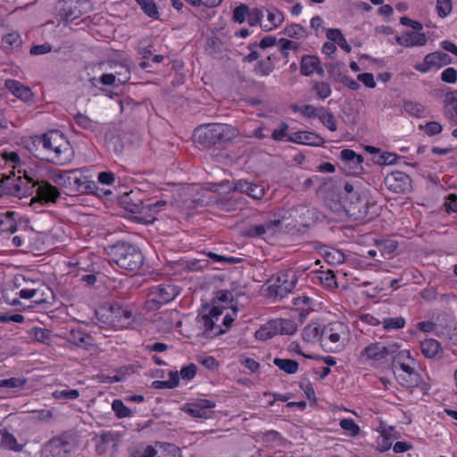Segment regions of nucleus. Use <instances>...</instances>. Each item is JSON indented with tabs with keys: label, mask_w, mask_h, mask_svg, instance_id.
Segmentation results:
<instances>
[{
	"label": "nucleus",
	"mask_w": 457,
	"mask_h": 457,
	"mask_svg": "<svg viewBox=\"0 0 457 457\" xmlns=\"http://www.w3.org/2000/svg\"><path fill=\"white\" fill-rule=\"evenodd\" d=\"M374 204L375 202L368 192L361 191V193H354L347 198L345 208L348 215L354 220H362L369 217Z\"/></svg>",
	"instance_id": "6e6552de"
},
{
	"label": "nucleus",
	"mask_w": 457,
	"mask_h": 457,
	"mask_svg": "<svg viewBox=\"0 0 457 457\" xmlns=\"http://www.w3.org/2000/svg\"><path fill=\"white\" fill-rule=\"evenodd\" d=\"M288 125L285 122H282L279 127L273 130L271 134L272 139L275 141H283L286 137L288 140Z\"/></svg>",
	"instance_id": "13d9d810"
},
{
	"label": "nucleus",
	"mask_w": 457,
	"mask_h": 457,
	"mask_svg": "<svg viewBox=\"0 0 457 457\" xmlns=\"http://www.w3.org/2000/svg\"><path fill=\"white\" fill-rule=\"evenodd\" d=\"M234 189L246 194L256 200L262 199L265 194L263 187L245 180L237 181Z\"/></svg>",
	"instance_id": "a878e982"
},
{
	"label": "nucleus",
	"mask_w": 457,
	"mask_h": 457,
	"mask_svg": "<svg viewBox=\"0 0 457 457\" xmlns=\"http://www.w3.org/2000/svg\"><path fill=\"white\" fill-rule=\"evenodd\" d=\"M143 12L150 18L158 20L160 12L154 0H135Z\"/></svg>",
	"instance_id": "58836bf2"
},
{
	"label": "nucleus",
	"mask_w": 457,
	"mask_h": 457,
	"mask_svg": "<svg viewBox=\"0 0 457 457\" xmlns=\"http://www.w3.org/2000/svg\"><path fill=\"white\" fill-rule=\"evenodd\" d=\"M293 108L295 112H300L303 116L308 118L319 117L320 114V109H317L311 104L304 106H294Z\"/></svg>",
	"instance_id": "4d7b16f0"
},
{
	"label": "nucleus",
	"mask_w": 457,
	"mask_h": 457,
	"mask_svg": "<svg viewBox=\"0 0 457 457\" xmlns=\"http://www.w3.org/2000/svg\"><path fill=\"white\" fill-rule=\"evenodd\" d=\"M16 212L7 211L0 213V228L2 231L13 233L17 230Z\"/></svg>",
	"instance_id": "72a5a7b5"
},
{
	"label": "nucleus",
	"mask_w": 457,
	"mask_h": 457,
	"mask_svg": "<svg viewBox=\"0 0 457 457\" xmlns=\"http://www.w3.org/2000/svg\"><path fill=\"white\" fill-rule=\"evenodd\" d=\"M412 364H414V361L409 360V362L399 365L395 371L398 382L407 388L421 386L423 389H427V385L423 383L420 373Z\"/></svg>",
	"instance_id": "9d476101"
},
{
	"label": "nucleus",
	"mask_w": 457,
	"mask_h": 457,
	"mask_svg": "<svg viewBox=\"0 0 457 457\" xmlns=\"http://www.w3.org/2000/svg\"><path fill=\"white\" fill-rule=\"evenodd\" d=\"M410 177L402 171H394L385 178L386 187L397 194L405 193L410 187Z\"/></svg>",
	"instance_id": "2eb2a0df"
},
{
	"label": "nucleus",
	"mask_w": 457,
	"mask_h": 457,
	"mask_svg": "<svg viewBox=\"0 0 457 457\" xmlns=\"http://www.w3.org/2000/svg\"><path fill=\"white\" fill-rule=\"evenodd\" d=\"M396 42L405 47L423 46L428 42L426 34L421 30H412L402 33L396 37Z\"/></svg>",
	"instance_id": "a211bd4d"
},
{
	"label": "nucleus",
	"mask_w": 457,
	"mask_h": 457,
	"mask_svg": "<svg viewBox=\"0 0 457 457\" xmlns=\"http://www.w3.org/2000/svg\"><path fill=\"white\" fill-rule=\"evenodd\" d=\"M110 257L112 262H115L120 269L129 271L139 270L144 262L143 254L139 249L128 244L114 245L111 250Z\"/></svg>",
	"instance_id": "423d86ee"
},
{
	"label": "nucleus",
	"mask_w": 457,
	"mask_h": 457,
	"mask_svg": "<svg viewBox=\"0 0 457 457\" xmlns=\"http://www.w3.org/2000/svg\"><path fill=\"white\" fill-rule=\"evenodd\" d=\"M340 157L342 161L345 162V165L349 166V169H353V173L360 174L362 171L363 157L360 154H357L353 150H342L340 153Z\"/></svg>",
	"instance_id": "393cba45"
},
{
	"label": "nucleus",
	"mask_w": 457,
	"mask_h": 457,
	"mask_svg": "<svg viewBox=\"0 0 457 457\" xmlns=\"http://www.w3.org/2000/svg\"><path fill=\"white\" fill-rule=\"evenodd\" d=\"M446 112L457 111V90L447 92L444 99Z\"/></svg>",
	"instance_id": "de8ad7c7"
},
{
	"label": "nucleus",
	"mask_w": 457,
	"mask_h": 457,
	"mask_svg": "<svg viewBox=\"0 0 457 457\" xmlns=\"http://www.w3.org/2000/svg\"><path fill=\"white\" fill-rule=\"evenodd\" d=\"M24 179L31 183L36 188V197L34 202H40L44 204L55 203L60 195L59 190L46 181L35 180L34 178L24 170Z\"/></svg>",
	"instance_id": "9b49d317"
},
{
	"label": "nucleus",
	"mask_w": 457,
	"mask_h": 457,
	"mask_svg": "<svg viewBox=\"0 0 457 457\" xmlns=\"http://www.w3.org/2000/svg\"><path fill=\"white\" fill-rule=\"evenodd\" d=\"M74 120L76 123L83 129H90L95 126L94 121L82 113L76 114Z\"/></svg>",
	"instance_id": "0e129e2a"
},
{
	"label": "nucleus",
	"mask_w": 457,
	"mask_h": 457,
	"mask_svg": "<svg viewBox=\"0 0 457 457\" xmlns=\"http://www.w3.org/2000/svg\"><path fill=\"white\" fill-rule=\"evenodd\" d=\"M112 313L120 314V319H113L112 324L114 327L118 328H126L129 327L132 323V312L125 308L120 306H113L111 308Z\"/></svg>",
	"instance_id": "c756f323"
},
{
	"label": "nucleus",
	"mask_w": 457,
	"mask_h": 457,
	"mask_svg": "<svg viewBox=\"0 0 457 457\" xmlns=\"http://www.w3.org/2000/svg\"><path fill=\"white\" fill-rule=\"evenodd\" d=\"M112 408L118 418H128L132 415L131 411L120 399H115L112 402Z\"/></svg>",
	"instance_id": "09e8293b"
},
{
	"label": "nucleus",
	"mask_w": 457,
	"mask_h": 457,
	"mask_svg": "<svg viewBox=\"0 0 457 457\" xmlns=\"http://www.w3.org/2000/svg\"><path fill=\"white\" fill-rule=\"evenodd\" d=\"M316 279L325 287L333 289L337 287L336 276L330 270H320L316 274Z\"/></svg>",
	"instance_id": "c9c22d12"
},
{
	"label": "nucleus",
	"mask_w": 457,
	"mask_h": 457,
	"mask_svg": "<svg viewBox=\"0 0 457 457\" xmlns=\"http://www.w3.org/2000/svg\"><path fill=\"white\" fill-rule=\"evenodd\" d=\"M263 17L262 11L259 8L249 9L247 15V21L251 26H255L260 23Z\"/></svg>",
	"instance_id": "680f3d73"
},
{
	"label": "nucleus",
	"mask_w": 457,
	"mask_h": 457,
	"mask_svg": "<svg viewBox=\"0 0 457 457\" xmlns=\"http://www.w3.org/2000/svg\"><path fill=\"white\" fill-rule=\"evenodd\" d=\"M26 383L27 379L23 378H10L0 379V388L22 389Z\"/></svg>",
	"instance_id": "a19ab883"
},
{
	"label": "nucleus",
	"mask_w": 457,
	"mask_h": 457,
	"mask_svg": "<svg viewBox=\"0 0 457 457\" xmlns=\"http://www.w3.org/2000/svg\"><path fill=\"white\" fill-rule=\"evenodd\" d=\"M2 156L3 158L7 162H9L10 164H12V167L14 169L16 168H20L21 167V160H20V156L19 154L16 153V152H13V151H11V152H4L2 154ZM18 173L21 174V173H23L24 174V170H21V169L18 170Z\"/></svg>",
	"instance_id": "864d4df0"
},
{
	"label": "nucleus",
	"mask_w": 457,
	"mask_h": 457,
	"mask_svg": "<svg viewBox=\"0 0 457 457\" xmlns=\"http://www.w3.org/2000/svg\"><path fill=\"white\" fill-rule=\"evenodd\" d=\"M403 110L414 117H424L427 114V109L420 103L408 101L403 104Z\"/></svg>",
	"instance_id": "ea45409f"
},
{
	"label": "nucleus",
	"mask_w": 457,
	"mask_h": 457,
	"mask_svg": "<svg viewBox=\"0 0 457 457\" xmlns=\"http://www.w3.org/2000/svg\"><path fill=\"white\" fill-rule=\"evenodd\" d=\"M249 8L246 4H240L233 11V20L240 24L245 22L247 18Z\"/></svg>",
	"instance_id": "5fc2aeb1"
},
{
	"label": "nucleus",
	"mask_w": 457,
	"mask_h": 457,
	"mask_svg": "<svg viewBox=\"0 0 457 457\" xmlns=\"http://www.w3.org/2000/svg\"><path fill=\"white\" fill-rule=\"evenodd\" d=\"M273 280L272 287L276 294L283 296L295 287L297 278L294 270H283L278 272Z\"/></svg>",
	"instance_id": "ddd939ff"
},
{
	"label": "nucleus",
	"mask_w": 457,
	"mask_h": 457,
	"mask_svg": "<svg viewBox=\"0 0 457 457\" xmlns=\"http://www.w3.org/2000/svg\"><path fill=\"white\" fill-rule=\"evenodd\" d=\"M398 350V345L395 343L375 342L365 346L361 357L370 361H381L389 354L395 353Z\"/></svg>",
	"instance_id": "f8f14e48"
},
{
	"label": "nucleus",
	"mask_w": 457,
	"mask_h": 457,
	"mask_svg": "<svg viewBox=\"0 0 457 457\" xmlns=\"http://www.w3.org/2000/svg\"><path fill=\"white\" fill-rule=\"evenodd\" d=\"M313 90L315 91L317 96L321 99L328 98L332 92L330 85L323 81L316 82L313 85Z\"/></svg>",
	"instance_id": "3c124183"
},
{
	"label": "nucleus",
	"mask_w": 457,
	"mask_h": 457,
	"mask_svg": "<svg viewBox=\"0 0 457 457\" xmlns=\"http://www.w3.org/2000/svg\"><path fill=\"white\" fill-rule=\"evenodd\" d=\"M357 80L361 82L368 88H375L376 81L374 75L370 72L360 73L357 75Z\"/></svg>",
	"instance_id": "052dcab7"
},
{
	"label": "nucleus",
	"mask_w": 457,
	"mask_h": 457,
	"mask_svg": "<svg viewBox=\"0 0 457 457\" xmlns=\"http://www.w3.org/2000/svg\"><path fill=\"white\" fill-rule=\"evenodd\" d=\"M323 331V326L321 327L318 323H311L304 327L302 332V337L303 341L307 343L319 342L321 345V332Z\"/></svg>",
	"instance_id": "c85d7f7f"
},
{
	"label": "nucleus",
	"mask_w": 457,
	"mask_h": 457,
	"mask_svg": "<svg viewBox=\"0 0 457 457\" xmlns=\"http://www.w3.org/2000/svg\"><path fill=\"white\" fill-rule=\"evenodd\" d=\"M121 70H123V73L121 74L122 76H116L114 73H104L99 79L92 78L90 82L93 86H96L97 81L104 86H117L123 84L130 79V72L129 68L126 66H121Z\"/></svg>",
	"instance_id": "4be33fe9"
},
{
	"label": "nucleus",
	"mask_w": 457,
	"mask_h": 457,
	"mask_svg": "<svg viewBox=\"0 0 457 457\" xmlns=\"http://www.w3.org/2000/svg\"><path fill=\"white\" fill-rule=\"evenodd\" d=\"M79 396V391L77 389H63L53 392V397L57 400L61 399H76Z\"/></svg>",
	"instance_id": "603ef678"
},
{
	"label": "nucleus",
	"mask_w": 457,
	"mask_h": 457,
	"mask_svg": "<svg viewBox=\"0 0 457 457\" xmlns=\"http://www.w3.org/2000/svg\"><path fill=\"white\" fill-rule=\"evenodd\" d=\"M288 141L312 146L322 145L324 143V139L320 136L311 131L292 132L288 135Z\"/></svg>",
	"instance_id": "6ab92c4d"
},
{
	"label": "nucleus",
	"mask_w": 457,
	"mask_h": 457,
	"mask_svg": "<svg viewBox=\"0 0 457 457\" xmlns=\"http://www.w3.org/2000/svg\"><path fill=\"white\" fill-rule=\"evenodd\" d=\"M176 451V448L168 445L167 447L161 445L158 449L148 446L142 451H137L133 457H171V453Z\"/></svg>",
	"instance_id": "bb28decb"
},
{
	"label": "nucleus",
	"mask_w": 457,
	"mask_h": 457,
	"mask_svg": "<svg viewBox=\"0 0 457 457\" xmlns=\"http://www.w3.org/2000/svg\"><path fill=\"white\" fill-rule=\"evenodd\" d=\"M29 335L37 342L47 343L50 340V331L46 328H32Z\"/></svg>",
	"instance_id": "8fccbe9b"
},
{
	"label": "nucleus",
	"mask_w": 457,
	"mask_h": 457,
	"mask_svg": "<svg viewBox=\"0 0 457 457\" xmlns=\"http://www.w3.org/2000/svg\"><path fill=\"white\" fill-rule=\"evenodd\" d=\"M441 79L446 83H455L457 80V71L453 67L446 68L441 73Z\"/></svg>",
	"instance_id": "69168bd1"
},
{
	"label": "nucleus",
	"mask_w": 457,
	"mask_h": 457,
	"mask_svg": "<svg viewBox=\"0 0 457 457\" xmlns=\"http://www.w3.org/2000/svg\"><path fill=\"white\" fill-rule=\"evenodd\" d=\"M275 336L277 334L272 320L263 324L254 334L255 338L261 341H266Z\"/></svg>",
	"instance_id": "4c0bfd02"
},
{
	"label": "nucleus",
	"mask_w": 457,
	"mask_h": 457,
	"mask_svg": "<svg viewBox=\"0 0 457 457\" xmlns=\"http://www.w3.org/2000/svg\"><path fill=\"white\" fill-rule=\"evenodd\" d=\"M155 323L160 331L169 332L179 323V312L175 310L162 312L156 318Z\"/></svg>",
	"instance_id": "5701e85b"
},
{
	"label": "nucleus",
	"mask_w": 457,
	"mask_h": 457,
	"mask_svg": "<svg viewBox=\"0 0 457 457\" xmlns=\"http://www.w3.org/2000/svg\"><path fill=\"white\" fill-rule=\"evenodd\" d=\"M70 453V445L60 439L51 440L45 447L44 457H67Z\"/></svg>",
	"instance_id": "b1692460"
},
{
	"label": "nucleus",
	"mask_w": 457,
	"mask_h": 457,
	"mask_svg": "<svg viewBox=\"0 0 457 457\" xmlns=\"http://www.w3.org/2000/svg\"><path fill=\"white\" fill-rule=\"evenodd\" d=\"M384 329H400L405 326V320L403 317H389L382 320Z\"/></svg>",
	"instance_id": "37998d69"
},
{
	"label": "nucleus",
	"mask_w": 457,
	"mask_h": 457,
	"mask_svg": "<svg viewBox=\"0 0 457 457\" xmlns=\"http://www.w3.org/2000/svg\"><path fill=\"white\" fill-rule=\"evenodd\" d=\"M32 413L38 421H49L54 417V411L49 409L35 410Z\"/></svg>",
	"instance_id": "e2e57ef3"
},
{
	"label": "nucleus",
	"mask_w": 457,
	"mask_h": 457,
	"mask_svg": "<svg viewBox=\"0 0 457 457\" xmlns=\"http://www.w3.org/2000/svg\"><path fill=\"white\" fill-rule=\"evenodd\" d=\"M44 137L45 160L59 165L71 160L70 143L62 132L51 130L45 133Z\"/></svg>",
	"instance_id": "20e7f679"
},
{
	"label": "nucleus",
	"mask_w": 457,
	"mask_h": 457,
	"mask_svg": "<svg viewBox=\"0 0 457 457\" xmlns=\"http://www.w3.org/2000/svg\"><path fill=\"white\" fill-rule=\"evenodd\" d=\"M351 338L347 324L341 321L330 322L323 326L321 347L328 353H339L345 348Z\"/></svg>",
	"instance_id": "39448f33"
},
{
	"label": "nucleus",
	"mask_w": 457,
	"mask_h": 457,
	"mask_svg": "<svg viewBox=\"0 0 457 457\" xmlns=\"http://www.w3.org/2000/svg\"><path fill=\"white\" fill-rule=\"evenodd\" d=\"M273 363L287 374H295L299 369L298 362L291 359L275 358Z\"/></svg>",
	"instance_id": "f704fd0d"
},
{
	"label": "nucleus",
	"mask_w": 457,
	"mask_h": 457,
	"mask_svg": "<svg viewBox=\"0 0 457 457\" xmlns=\"http://www.w3.org/2000/svg\"><path fill=\"white\" fill-rule=\"evenodd\" d=\"M450 62V57L448 54L443 52H433L428 54L423 59V62L417 63L414 68L416 71L421 73H427L433 68H440Z\"/></svg>",
	"instance_id": "4468645a"
},
{
	"label": "nucleus",
	"mask_w": 457,
	"mask_h": 457,
	"mask_svg": "<svg viewBox=\"0 0 457 457\" xmlns=\"http://www.w3.org/2000/svg\"><path fill=\"white\" fill-rule=\"evenodd\" d=\"M277 335H294L297 331V324L291 319L272 320Z\"/></svg>",
	"instance_id": "7c9ffc66"
},
{
	"label": "nucleus",
	"mask_w": 457,
	"mask_h": 457,
	"mask_svg": "<svg viewBox=\"0 0 457 457\" xmlns=\"http://www.w3.org/2000/svg\"><path fill=\"white\" fill-rule=\"evenodd\" d=\"M58 182L69 194H80L91 192L95 189V182L82 171L73 170L64 171L58 176Z\"/></svg>",
	"instance_id": "0eeeda50"
},
{
	"label": "nucleus",
	"mask_w": 457,
	"mask_h": 457,
	"mask_svg": "<svg viewBox=\"0 0 457 457\" xmlns=\"http://www.w3.org/2000/svg\"><path fill=\"white\" fill-rule=\"evenodd\" d=\"M238 135L237 129L222 123H208L198 126L194 130V139L204 147L210 148L231 141Z\"/></svg>",
	"instance_id": "f03ea898"
},
{
	"label": "nucleus",
	"mask_w": 457,
	"mask_h": 457,
	"mask_svg": "<svg viewBox=\"0 0 457 457\" xmlns=\"http://www.w3.org/2000/svg\"><path fill=\"white\" fill-rule=\"evenodd\" d=\"M339 426L342 429L345 430L349 436H356L359 435L361 428L358 424L353 419H343L339 422Z\"/></svg>",
	"instance_id": "49530a36"
},
{
	"label": "nucleus",
	"mask_w": 457,
	"mask_h": 457,
	"mask_svg": "<svg viewBox=\"0 0 457 457\" xmlns=\"http://www.w3.org/2000/svg\"><path fill=\"white\" fill-rule=\"evenodd\" d=\"M44 134L41 136H33L29 137L25 145L26 148L37 158L45 160L44 148H45Z\"/></svg>",
	"instance_id": "cd10ccee"
},
{
	"label": "nucleus",
	"mask_w": 457,
	"mask_h": 457,
	"mask_svg": "<svg viewBox=\"0 0 457 457\" xmlns=\"http://www.w3.org/2000/svg\"><path fill=\"white\" fill-rule=\"evenodd\" d=\"M280 224L279 220H270L264 224L250 227L245 234L250 237H260L267 240L275 235Z\"/></svg>",
	"instance_id": "f3484780"
},
{
	"label": "nucleus",
	"mask_w": 457,
	"mask_h": 457,
	"mask_svg": "<svg viewBox=\"0 0 457 457\" xmlns=\"http://www.w3.org/2000/svg\"><path fill=\"white\" fill-rule=\"evenodd\" d=\"M13 287L14 288L12 292L17 290V292L14 293L15 296L12 297L10 291L6 290L4 293V297L7 303L17 307L20 311L25 310L27 307L21 303L19 298L27 300L35 299L34 303H46L49 296L52 295L51 290L45 285L40 282L29 280L22 275L14 277Z\"/></svg>",
	"instance_id": "f257e3e1"
},
{
	"label": "nucleus",
	"mask_w": 457,
	"mask_h": 457,
	"mask_svg": "<svg viewBox=\"0 0 457 457\" xmlns=\"http://www.w3.org/2000/svg\"><path fill=\"white\" fill-rule=\"evenodd\" d=\"M5 87L17 98L24 103L33 102V93L31 89L15 79L5 80Z\"/></svg>",
	"instance_id": "412c9836"
},
{
	"label": "nucleus",
	"mask_w": 457,
	"mask_h": 457,
	"mask_svg": "<svg viewBox=\"0 0 457 457\" xmlns=\"http://www.w3.org/2000/svg\"><path fill=\"white\" fill-rule=\"evenodd\" d=\"M215 403L207 399H199L194 403L186 404L183 411L195 418L208 419L211 417V410Z\"/></svg>",
	"instance_id": "dca6fc26"
},
{
	"label": "nucleus",
	"mask_w": 457,
	"mask_h": 457,
	"mask_svg": "<svg viewBox=\"0 0 457 457\" xmlns=\"http://www.w3.org/2000/svg\"><path fill=\"white\" fill-rule=\"evenodd\" d=\"M300 72L306 77L312 76L314 73L322 75L324 73V69L319 57L306 54L301 59Z\"/></svg>",
	"instance_id": "aec40b11"
},
{
	"label": "nucleus",
	"mask_w": 457,
	"mask_h": 457,
	"mask_svg": "<svg viewBox=\"0 0 457 457\" xmlns=\"http://www.w3.org/2000/svg\"><path fill=\"white\" fill-rule=\"evenodd\" d=\"M436 9L440 17H446L452 11V0H437Z\"/></svg>",
	"instance_id": "bf43d9fd"
},
{
	"label": "nucleus",
	"mask_w": 457,
	"mask_h": 457,
	"mask_svg": "<svg viewBox=\"0 0 457 457\" xmlns=\"http://www.w3.org/2000/svg\"><path fill=\"white\" fill-rule=\"evenodd\" d=\"M320 120L322 122L324 126H326L329 130L336 131L337 130V122L334 115L327 111L324 108L320 109L319 117Z\"/></svg>",
	"instance_id": "79ce46f5"
},
{
	"label": "nucleus",
	"mask_w": 457,
	"mask_h": 457,
	"mask_svg": "<svg viewBox=\"0 0 457 457\" xmlns=\"http://www.w3.org/2000/svg\"><path fill=\"white\" fill-rule=\"evenodd\" d=\"M2 445L9 450H13V451L21 450V447L18 445L15 436L10 433H4L3 435Z\"/></svg>",
	"instance_id": "6e6d98bb"
},
{
	"label": "nucleus",
	"mask_w": 457,
	"mask_h": 457,
	"mask_svg": "<svg viewBox=\"0 0 457 457\" xmlns=\"http://www.w3.org/2000/svg\"><path fill=\"white\" fill-rule=\"evenodd\" d=\"M268 21L269 25H264L265 30H271L279 27L284 21V14L282 12L276 8L268 10Z\"/></svg>",
	"instance_id": "e433bc0d"
},
{
	"label": "nucleus",
	"mask_w": 457,
	"mask_h": 457,
	"mask_svg": "<svg viewBox=\"0 0 457 457\" xmlns=\"http://www.w3.org/2000/svg\"><path fill=\"white\" fill-rule=\"evenodd\" d=\"M179 293L178 287L171 284H163L152 287L149 293V299L145 303L147 310L154 311L159 309L162 304L174 300Z\"/></svg>",
	"instance_id": "1a4fd4ad"
},
{
	"label": "nucleus",
	"mask_w": 457,
	"mask_h": 457,
	"mask_svg": "<svg viewBox=\"0 0 457 457\" xmlns=\"http://www.w3.org/2000/svg\"><path fill=\"white\" fill-rule=\"evenodd\" d=\"M442 129L441 124L436 121L428 122L424 127L425 132L429 136L439 134L442 131Z\"/></svg>",
	"instance_id": "774afa93"
},
{
	"label": "nucleus",
	"mask_w": 457,
	"mask_h": 457,
	"mask_svg": "<svg viewBox=\"0 0 457 457\" xmlns=\"http://www.w3.org/2000/svg\"><path fill=\"white\" fill-rule=\"evenodd\" d=\"M273 69H274V67H273L272 61H271L270 57H268L265 60H262V61L258 62V63L256 64V66L254 68V72L260 76H268L271 73Z\"/></svg>",
	"instance_id": "a18cd8bd"
},
{
	"label": "nucleus",
	"mask_w": 457,
	"mask_h": 457,
	"mask_svg": "<svg viewBox=\"0 0 457 457\" xmlns=\"http://www.w3.org/2000/svg\"><path fill=\"white\" fill-rule=\"evenodd\" d=\"M420 349L422 353L427 358H436L442 352L440 343L433 338L425 339L420 344Z\"/></svg>",
	"instance_id": "473e14b6"
},
{
	"label": "nucleus",
	"mask_w": 457,
	"mask_h": 457,
	"mask_svg": "<svg viewBox=\"0 0 457 457\" xmlns=\"http://www.w3.org/2000/svg\"><path fill=\"white\" fill-rule=\"evenodd\" d=\"M224 307L216 304L214 301L212 306L204 308L199 315V322L204 328V333L209 337H216L225 333L231 326L234 318L228 313L224 314Z\"/></svg>",
	"instance_id": "7ed1b4c3"
},
{
	"label": "nucleus",
	"mask_w": 457,
	"mask_h": 457,
	"mask_svg": "<svg viewBox=\"0 0 457 457\" xmlns=\"http://www.w3.org/2000/svg\"><path fill=\"white\" fill-rule=\"evenodd\" d=\"M1 44L5 52H12L21 46L22 40L18 32L11 31L2 37Z\"/></svg>",
	"instance_id": "2f4dec72"
},
{
	"label": "nucleus",
	"mask_w": 457,
	"mask_h": 457,
	"mask_svg": "<svg viewBox=\"0 0 457 457\" xmlns=\"http://www.w3.org/2000/svg\"><path fill=\"white\" fill-rule=\"evenodd\" d=\"M196 367L195 364L185 366L180 370V376L183 379L190 380L195 376Z\"/></svg>",
	"instance_id": "338daca9"
},
{
	"label": "nucleus",
	"mask_w": 457,
	"mask_h": 457,
	"mask_svg": "<svg viewBox=\"0 0 457 457\" xmlns=\"http://www.w3.org/2000/svg\"><path fill=\"white\" fill-rule=\"evenodd\" d=\"M284 33L288 37L296 39H301L307 37L306 30L304 29L303 27H302L299 24H292L290 26H287L285 29Z\"/></svg>",
	"instance_id": "c03bdc74"
}]
</instances>
